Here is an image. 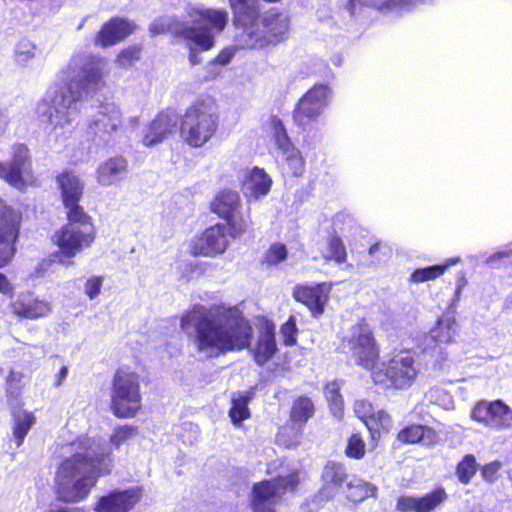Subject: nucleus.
Returning <instances> with one entry per match:
<instances>
[{"mask_svg":"<svg viewBox=\"0 0 512 512\" xmlns=\"http://www.w3.org/2000/svg\"><path fill=\"white\" fill-rule=\"evenodd\" d=\"M105 61L88 53L74 54L60 72L63 87H50L38 102L36 113L46 129L71 126L83 109L84 102L103 85Z\"/></svg>","mask_w":512,"mask_h":512,"instance_id":"nucleus-1","label":"nucleus"},{"mask_svg":"<svg viewBox=\"0 0 512 512\" xmlns=\"http://www.w3.org/2000/svg\"><path fill=\"white\" fill-rule=\"evenodd\" d=\"M180 326L205 359L243 350L253 335L252 326L236 308L195 305L183 314Z\"/></svg>","mask_w":512,"mask_h":512,"instance_id":"nucleus-2","label":"nucleus"},{"mask_svg":"<svg viewBox=\"0 0 512 512\" xmlns=\"http://www.w3.org/2000/svg\"><path fill=\"white\" fill-rule=\"evenodd\" d=\"M71 455L59 465L55 482L57 496L64 502L84 500L100 475L110 472V453L95 439L83 437L73 442Z\"/></svg>","mask_w":512,"mask_h":512,"instance_id":"nucleus-3","label":"nucleus"},{"mask_svg":"<svg viewBox=\"0 0 512 512\" xmlns=\"http://www.w3.org/2000/svg\"><path fill=\"white\" fill-rule=\"evenodd\" d=\"M238 32L235 45L243 49H262L284 40L289 30V17L277 9L260 14L257 0H228Z\"/></svg>","mask_w":512,"mask_h":512,"instance_id":"nucleus-4","label":"nucleus"},{"mask_svg":"<svg viewBox=\"0 0 512 512\" xmlns=\"http://www.w3.org/2000/svg\"><path fill=\"white\" fill-rule=\"evenodd\" d=\"M68 223L54 235V242L59 248L58 262L69 266L78 253L89 248L95 240V228L92 218L84 211L67 213Z\"/></svg>","mask_w":512,"mask_h":512,"instance_id":"nucleus-5","label":"nucleus"},{"mask_svg":"<svg viewBox=\"0 0 512 512\" xmlns=\"http://www.w3.org/2000/svg\"><path fill=\"white\" fill-rule=\"evenodd\" d=\"M219 113L213 100H198L187 108L180 121L181 137L193 148H201L216 134Z\"/></svg>","mask_w":512,"mask_h":512,"instance_id":"nucleus-6","label":"nucleus"},{"mask_svg":"<svg viewBox=\"0 0 512 512\" xmlns=\"http://www.w3.org/2000/svg\"><path fill=\"white\" fill-rule=\"evenodd\" d=\"M188 15L197 27H183L182 37L193 41L203 50H209L214 46L215 35L221 33L227 26L229 14L225 9L206 8L203 6L190 7Z\"/></svg>","mask_w":512,"mask_h":512,"instance_id":"nucleus-7","label":"nucleus"},{"mask_svg":"<svg viewBox=\"0 0 512 512\" xmlns=\"http://www.w3.org/2000/svg\"><path fill=\"white\" fill-rule=\"evenodd\" d=\"M139 376L128 369H119L113 378L111 409L118 418H132L141 408Z\"/></svg>","mask_w":512,"mask_h":512,"instance_id":"nucleus-8","label":"nucleus"},{"mask_svg":"<svg viewBox=\"0 0 512 512\" xmlns=\"http://www.w3.org/2000/svg\"><path fill=\"white\" fill-rule=\"evenodd\" d=\"M417 372L411 352L399 351L388 363L377 364L371 375L376 384L402 389L412 384Z\"/></svg>","mask_w":512,"mask_h":512,"instance_id":"nucleus-9","label":"nucleus"},{"mask_svg":"<svg viewBox=\"0 0 512 512\" xmlns=\"http://www.w3.org/2000/svg\"><path fill=\"white\" fill-rule=\"evenodd\" d=\"M299 483L297 472L286 476L279 475L273 480L255 483L252 488L251 507L253 512H276V506L287 491H292Z\"/></svg>","mask_w":512,"mask_h":512,"instance_id":"nucleus-10","label":"nucleus"},{"mask_svg":"<svg viewBox=\"0 0 512 512\" xmlns=\"http://www.w3.org/2000/svg\"><path fill=\"white\" fill-rule=\"evenodd\" d=\"M342 350L349 354L355 363L371 373L377 366L379 349L368 325L357 324L351 327L343 338Z\"/></svg>","mask_w":512,"mask_h":512,"instance_id":"nucleus-11","label":"nucleus"},{"mask_svg":"<svg viewBox=\"0 0 512 512\" xmlns=\"http://www.w3.org/2000/svg\"><path fill=\"white\" fill-rule=\"evenodd\" d=\"M122 124V113L114 103L101 104L90 114L86 134L96 146L108 144Z\"/></svg>","mask_w":512,"mask_h":512,"instance_id":"nucleus-12","label":"nucleus"},{"mask_svg":"<svg viewBox=\"0 0 512 512\" xmlns=\"http://www.w3.org/2000/svg\"><path fill=\"white\" fill-rule=\"evenodd\" d=\"M332 90L327 84H315L298 101L294 111V123L305 130L328 107Z\"/></svg>","mask_w":512,"mask_h":512,"instance_id":"nucleus-13","label":"nucleus"},{"mask_svg":"<svg viewBox=\"0 0 512 512\" xmlns=\"http://www.w3.org/2000/svg\"><path fill=\"white\" fill-rule=\"evenodd\" d=\"M346 467L338 462H328L322 472V487L312 500L313 507L307 502L302 506L303 512H314L324 502L333 499L338 493L345 492V486L349 481Z\"/></svg>","mask_w":512,"mask_h":512,"instance_id":"nucleus-14","label":"nucleus"},{"mask_svg":"<svg viewBox=\"0 0 512 512\" xmlns=\"http://www.w3.org/2000/svg\"><path fill=\"white\" fill-rule=\"evenodd\" d=\"M31 176L32 160L28 147L24 144L13 145L11 159L0 161V179L18 190H23L26 179Z\"/></svg>","mask_w":512,"mask_h":512,"instance_id":"nucleus-15","label":"nucleus"},{"mask_svg":"<svg viewBox=\"0 0 512 512\" xmlns=\"http://www.w3.org/2000/svg\"><path fill=\"white\" fill-rule=\"evenodd\" d=\"M21 219V214L0 198V268L15 255Z\"/></svg>","mask_w":512,"mask_h":512,"instance_id":"nucleus-16","label":"nucleus"},{"mask_svg":"<svg viewBox=\"0 0 512 512\" xmlns=\"http://www.w3.org/2000/svg\"><path fill=\"white\" fill-rule=\"evenodd\" d=\"M471 417L493 429L512 428V409L501 400L478 402L471 412Z\"/></svg>","mask_w":512,"mask_h":512,"instance_id":"nucleus-17","label":"nucleus"},{"mask_svg":"<svg viewBox=\"0 0 512 512\" xmlns=\"http://www.w3.org/2000/svg\"><path fill=\"white\" fill-rule=\"evenodd\" d=\"M229 246L228 228L224 224H216L207 228L191 244L194 255L215 257L223 254Z\"/></svg>","mask_w":512,"mask_h":512,"instance_id":"nucleus-18","label":"nucleus"},{"mask_svg":"<svg viewBox=\"0 0 512 512\" xmlns=\"http://www.w3.org/2000/svg\"><path fill=\"white\" fill-rule=\"evenodd\" d=\"M447 499V492L440 486L422 496H401L396 508L400 512H433Z\"/></svg>","mask_w":512,"mask_h":512,"instance_id":"nucleus-19","label":"nucleus"},{"mask_svg":"<svg viewBox=\"0 0 512 512\" xmlns=\"http://www.w3.org/2000/svg\"><path fill=\"white\" fill-rule=\"evenodd\" d=\"M331 288L332 284L326 282L315 285H297L294 288L293 296L296 301L307 306L314 316H318L324 311Z\"/></svg>","mask_w":512,"mask_h":512,"instance_id":"nucleus-20","label":"nucleus"},{"mask_svg":"<svg viewBox=\"0 0 512 512\" xmlns=\"http://www.w3.org/2000/svg\"><path fill=\"white\" fill-rule=\"evenodd\" d=\"M178 123L177 115L172 111L159 113L143 130L142 143L151 147L167 139L175 131Z\"/></svg>","mask_w":512,"mask_h":512,"instance_id":"nucleus-21","label":"nucleus"},{"mask_svg":"<svg viewBox=\"0 0 512 512\" xmlns=\"http://www.w3.org/2000/svg\"><path fill=\"white\" fill-rule=\"evenodd\" d=\"M13 314L20 318L36 320L46 317L51 312L48 301L38 299L34 294L22 292L10 303Z\"/></svg>","mask_w":512,"mask_h":512,"instance_id":"nucleus-22","label":"nucleus"},{"mask_svg":"<svg viewBox=\"0 0 512 512\" xmlns=\"http://www.w3.org/2000/svg\"><path fill=\"white\" fill-rule=\"evenodd\" d=\"M137 489L113 491L102 496L95 505L96 512H129L139 501Z\"/></svg>","mask_w":512,"mask_h":512,"instance_id":"nucleus-23","label":"nucleus"},{"mask_svg":"<svg viewBox=\"0 0 512 512\" xmlns=\"http://www.w3.org/2000/svg\"><path fill=\"white\" fill-rule=\"evenodd\" d=\"M134 24L127 19L112 18L104 23L95 37V45L106 48L117 44L130 35Z\"/></svg>","mask_w":512,"mask_h":512,"instance_id":"nucleus-24","label":"nucleus"},{"mask_svg":"<svg viewBox=\"0 0 512 512\" xmlns=\"http://www.w3.org/2000/svg\"><path fill=\"white\" fill-rule=\"evenodd\" d=\"M57 180L67 213L83 210L78 202L82 196L84 184L78 176L72 173H62Z\"/></svg>","mask_w":512,"mask_h":512,"instance_id":"nucleus-25","label":"nucleus"},{"mask_svg":"<svg viewBox=\"0 0 512 512\" xmlns=\"http://www.w3.org/2000/svg\"><path fill=\"white\" fill-rule=\"evenodd\" d=\"M127 161L121 156L109 158L99 164L96 180L101 186H112L122 181L127 173Z\"/></svg>","mask_w":512,"mask_h":512,"instance_id":"nucleus-26","label":"nucleus"},{"mask_svg":"<svg viewBox=\"0 0 512 512\" xmlns=\"http://www.w3.org/2000/svg\"><path fill=\"white\" fill-rule=\"evenodd\" d=\"M272 186L271 177L259 167H254L243 181V194L251 200H258L266 196Z\"/></svg>","mask_w":512,"mask_h":512,"instance_id":"nucleus-27","label":"nucleus"},{"mask_svg":"<svg viewBox=\"0 0 512 512\" xmlns=\"http://www.w3.org/2000/svg\"><path fill=\"white\" fill-rule=\"evenodd\" d=\"M255 362L259 366L265 365L276 353L277 344L275 339V326L272 323H265L253 348Z\"/></svg>","mask_w":512,"mask_h":512,"instance_id":"nucleus-28","label":"nucleus"},{"mask_svg":"<svg viewBox=\"0 0 512 512\" xmlns=\"http://www.w3.org/2000/svg\"><path fill=\"white\" fill-rule=\"evenodd\" d=\"M274 157L281 164L283 172L299 177L305 169V160L301 151L292 142L284 148L274 150Z\"/></svg>","mask_w":512,"mask_h":512,"instance_id":"nucleus-29","label":"nucleus"},{"mask_svg":"<svg viewBox=\"0 0 512 512\" xmlns=\"http://www.w3.org/2000/svg\"><path fill=\"white\" fill-rule=\"evenodd\" d=\"M41 55L42 50L28 38L20 39L13 49L14 62L20 67H30Z\"/></svg>","mask_w":512,"mask_h":512,"instance_id":"nucleus-30","label":"nucleus"},{"mask_svg":"<svg viewBox=\"0 0 512 512\" xmlns=\"http://www.w3.org/2000/svg\"><path fill=\"white\" fill-rule=\"evenodd\" d=\"M398 439L404 443H421L424 446H430L436 442L437 434L426 426L411 425L398 433Z\"/></svg>","mask_w":512,"mask_h":512,"instance_id":"nucleus-31","label":"nucleus"},{"mask_svg":"<svg viewBox=\"0 0 512 512\" xmlns=\"http://www.w3.org/2000/svg\"><path fill=\"white\" fill-rule=\"evenodd\" d=\"M240 196L237 192L224 190L220 192L211 204V210L219 217L225 219L241 208Z\"/></svg>","mask_w":512,"mask_h":512,"instance_id":"nucleus-32","label":"nucleus"},{"mask_svg":"<svg viewBox=\"0 0 512 512\" xmlns=\"http://www.w3.org/2000/svg\"><path fill=\"white\" fill-rule=\"evenodd\" d=\"M460 262L461 258L456 256L447 259L443 264L418 268L410 275L409 280L412 283H423L425 281L434 280L443 275L449 267Z\"/></svg>","mask_w":512,"mask_h":512,"instance_id":"nucleus-33","label":"nucleus"},{"mask_svg":"<svg viewBox=\"0 0 512 512\" xmlns=\"http://www.w3.org/2000/svg\"><path fill=\"white\" fill-rule=\"evenodd\" d=\"M455 323L448 318H441L437 321L436 327L430 330L429 334L425 336L426 345L424 351L430 349V343H449L452 341L455 334Z\"/></svg>","mask_w":512,"mask_h":512,"instance_id":"nucleus-34","label":"nucleus"},{"mask_svg":"<svg viewBox=\"0 0 512 512\" xmlns=\"http://www.w3.org/2000/svg\"><path fill=\"white\" fill-rule=\"evenodd\" d=\"M345 488L346 498L352 502H362L368 497L375 496L377 491L374 485L356 477H351Z\"/></svg>","mask_w":512,"mask_h":512,"instance_id":"nucleus-35","label":"nucleus"},{"mask_svg":"<svg viewBox=\"0 0 512 512\" xmlns=\"http://www.w3.org/2000/svg\"><path fill=\"white\" fill-rule=\"evenodd\" d=\"M229 226L228 236L235 239L242 236L250 228L252 221L250 217V208H239L232 215L225 218Z\"/></svg>","mask_w":512,"mask_h":512,"instance_id":"nucleus-36","label":"nucleus"},{"mask_svg":"<svg viewBox=\"0 0 512 512\" xmlns=\"http://www.w3.org/2000/svg\"><path fill=\"white\" fill-rule=\"evenodd\" d=\"M314 413L315 406L311 398L300 396L292 404L290 419L293 423L302 426L314 416Z\"/></svg>","mask_w":512,"mask_h":512,"instance_id":"nucleus-37","label":"nucleus"},{"mask_svg":"<svg viewBox=\"0 0 512 512\" xmlns=\"http://www.w3.org/2000/svg\"><path fill=\"white\" fill-rule=\"evenodd\" d=\"M14 429L13 436L16 440L17 447L21 446L26 435L35 422L33 413L24 410L15 411L13 413Z\"/></svg>","mask_w":512,"mask_h":512,"instance_id":"nucleus-38","label":"nucleus"},{"mask_svg":"<svg viewBox=\"0 0 512 512\" xmlns=\"http://www.w3.org/2000/svg\"><path fill=\"white\" fill-rule=\"evenodd\" d=\"M268 127L274 150L284 148L292 143L282 120L278 116L273 115L270 117Z\"/></svg>","mask_w":512,"mask_h":512,"instance_id":"nucleus-39","label":"nucleus"},{"mask_svg":"<svg viewBox=\"0 0 512 512\" xmlns=\"http://www.w3.org/2000/svg\"><path fill=\"white\" fill-rule=\"evenodd\" d=\"M250 400V393L239 394L232 398V406L229 411V416L233 424L239 425L242 421L250 417V411L248 408Z\"/></svg>","mask_w":512,"mask_h":512,"instance_id":"nucleus-40","label":"nucleus"},{"mask_svg":"<svg viewBox=\"0 0 512 512\" xmlns=\"http://www.w3.org/2000/svg\"><path fill=\"white\" fill-rule=\"evenodd\" d=\"M340 391V384L337 381L328 383L325 386L324 394L329 404V408L333 416L337 419H341L343 416V398Z\"/></svg>","mask_w":512,"mask_h":512,"instance_id":"nucleus-41","label":"nucleus"},{"mask_svg":"<svg viewBox=\"0 0 512 512\" xmlns=\"http://www.w3.org/2000/svg\"><path fill=\"white\" fill-rule=\"evenodd\" d=\"M323 256L325 259L334 260L338 264L346 261V249L338 236L332 235L328 238L327 250Z\"/></svg>","mask_w":512,"mask_h":512,"instance_id":"nucleus-42","label":"nucleus"},{"mask_svg":"<svg viewBox=\"0 0 512 512\" xmlns=\"http://www.w3.org/2000/svg\"><path fill=\"white\" fill-rule=\"evenodd\" d=\"M476 471V459L472 454H468L457 465L456 475L461 483L468 484Z\"/></svg>","mask_w":512,"mask_h":512,"instance_id":"nucleus-43","label":"nucleus"},{"mask_svg":"<svg viewBox=\"0 0 512 512\" xmlns=\"http://www.w3.org/2000/svg\"><path fill=\"white\" fill-rule=\"evenodd\" d=\"M152 34H162L166 32H172L182 36V29H178L175 25V19L170 16H162L154 20L149 27Z\"/></svg>","mask_w":512,"mask_h":512,"instance_id":"nucleus-44","label":"nucleus"},{"mask_svg":"<svg viewBox=\"0 0 512 512\" xmlns=\"http://www.w3.org/2000/svg\"><path fill=\"white\" fill-rule=\"evenodd\" d=\"M354 411L359 419H361L369 430L374 429L371 422L374 420L375 410L373 406L364 400L356 401Z\"/></svg>","mask_w":512,"mask_h":512,"instance_id":"nucleus-45","label":"nucleus"},{"mask_svg":"<svg viewBox=\"0 0 512 512\" xmlns=\"http://www.w3.org/2000/svg\"><path fill=\"white\" fill-rule=\"evenodd\" d=\"M280 334L286 346H293L297 341L298 329L296 326V317L291 315L288 320L281 326Z\"/></svg>","mask_w":512,"mask_h":512,"instance_id":"nucleus-46","label":"nucleus"},{"mask_svg":"<svg viewBox=\"0 0 512 512\" xmlns=\"http://www.w3.org/2000/svg\"><path fill=\"white\" fill-rule=\"evenodd\" d=\"M349 458L361 459L365 455V442L358 434H353L349 439L345 449Z\"/></svg>","mask_w":512,"mask_h":512,"instance_id":"nucleus-47","label":"nucleus"},{"mask_svg":"<svg viewBox=\"0 0 512 512\" xmlns=\"http://www.w3.org/2000/svg\"><path fill=\"white\" fill-rule=\"evenodd\" d=\"M287 248L282 243L272 244L265 254V262L268 265H277L287 258Z\"/></svg>","mask_w":512,"mask_h":512,"instance_id":"nucleus-48","label":"nucleus"},{"mask_svg":"<svg viewBox=\"0 0 512 512\" xmlns=\"http://www.w3.org/2000/svg\"><path fill=\"white\" fill-rule=\"evenodd\" d=\"M137 434V427L132 425H123L117 427L110 437L111 444L118 448L122 443L134 437Z\"/></svg>","mask_w":512,"mask_h":512,"instance_id":"nucleus-49","label":"nucleus"},{"mask_svg":"<svg viewBox=\"0 0 512 512\" xmlns=\"http://www.w3.org/2000/svg\"><path fill=\"white\" fill-rule=\"evenodd\" d=\"M140 58V48L138 46H130L120 52L117 62L120 67L127 68Z\"/></svg>","mask_w":512,"mask_h":512,"instance_id":"nucleus-50","label":"nucleus"},{"mask_svg":"<svg viewBox=\"0 0 512 512\" xmlns=\"http://www.w3.org/2000/svg\"><path fill=\"white\" fill-rule=\"evenodd\" d=\"M103 285V277L93 276L85 283V293L90 299L96 298L101 291Z\"/></svg>","mask_w":512,"mask_h":512,"instance_id":"nucleus-51","label":"nucleus"},{"mask_svg":"<svg viewBox=\"0 0 512 512\" xmlns=\"http://www.w3.org/2000/svg\"><path fill=\"white\" fill-rule=\"evenodd\" d=\"M374 426V429L370 430V432L374 433L380 429L388 430L391 425V418L383 410L375 411L374 420L371 422Z\"/></svg>","mask_w":512,"mask_h":512,"instance_id":"nucleus-52","label":"nucleus"},{"mask_svg":"<svg viewBox=\"0 0 512 512\" xmlns=\"http://www.w3.org/2000/svg\"><path fill=\"white\" fill-rule=\"evenodd\" d=\"M235 51L236 50L233 47L224 48L215 58V63L220 65H227L235 56Z\"/></svg>","mask_w":512,"mask_h":512,"instance_id":"nucleus-53","label":"nucleus"},{"mask_svg":"<svg viewBox=\"0 0 512 512\" xmlns=\"http://www.w3.org/2000/svg\"><path fill=\"white\" fill-rule=\"evenodd\" d=\"M500 466L499 462H492L485 465L482 469L483 477L489 481H493L496 478Z\"/></svg>","mask_w":512,"mask_h":512,"instance_id":"nucleus-54","label":"nucleus"},{"mask_svg":"<svg viewBox=\"0 0 512 512\" xmlns=\"http://www.w3.org/2000/svg\"><path fill=\"white\" fill-rule=\"evenodd\" d=\"M21 373L19 372H15V371H10L8 377H7V384H8V389H7V392L8 393H14V389L17 390L18 387H15L14 384L18 383L20 380H21Z\"/></svg>","mask_w":512,"mask_h":512,"instance_id":"nucleus-55","label":"nucleus"},{"mask_svg":"<svg viewBox=\"0 0 512 512\" xmlns=\"http://www.w3.org/2000/svg\"><path fill=\"white\" fill-rule=\"evenodd\" d=\"M510 254H511V251H498V252L492 254L491 256H489L486 260V263L493 267V266H495V263L498 260L508 258L510 256Z\"/></svg>","mask_w":512,"mask_h":512,"instance_id":"nucleus-56","label":"nucleus"},{"mask_svg":"<svg viewBox=\"0 0 512 512\" xmlns=\"http://www.w3.org/2000/svg\"><path fill=\"white\" fill-rule=\"evenodd\" d=\"M12 290L13 287L7 277L3 273H0V293L7 295L12 293Z\"/></svg>","mask_w":512,"mask_h":512,"instance_id":"nucleus-57","label":"nucleus"},{"mask_svg":"<svg viewBox=\"0 0 512 512\" xmlns=\"http://www.w3.org/2000/svg\"><path fill=\"white\" fill-rule=\"evenodd\" d=\"M68 375V368L62 366L59 372L55 375V386L59 387Z\"/></svg>","mask_w":512,"mask_h":512,"instance_id":"nucleus-58","label":"nucleus"},{"mask_svg":"<svg viewBox=\"0 0 512 512\" xmlns=\"http://www.w3.org/2000/svg\"><path fill=\"white\" fill-rule=\"evenodd\" d=\"M9 124V117L6 113L0 111V137H2L7 131Z\"/></svg>","mask_w":512,"mask_h":512,"instance_id":"nucleus-59","label":"nucleus"},{"mask_svg":"<svg viewBox=\"0 0 512 512\" xmlns=\"http://www.w3.org/2000/svg\"><path fill=\"white\" fill-rule=\"evenodd\" d=\"M331 62L336 67H339L343 63V56L341 54H335L331 57Z\"/></svg>","mask_w":512,"mask_h":512,"instance_id":"nucleus-60","label":"nucleus"},{"mask_svg":"<svg viewBox=\"0 0 512 512\" xmlns=\"http://www.w3.org/2000/svg\"><path fill=\"white\" fill-rule=\"evenodd\" d=\"M47 512H84V511L79 508H57V509H50Z\"/></svg>","mask_w":512,"mask_h":512,"instance_id":"nucleus-61","label":"nucleus"},{"mask_svg":"<svg viewBox=\"0 0 512 512\" xmlns=\"http://www.w3.org/2000/svg\"><path fill=\"white\" fill-rule=\"evenodd\" d=\"M189 59L193 65L197 63L196 56L193 53L190 54Z\"/></svg>","mask_w":512,"mask_h":512,"instance_id":"nucleus-62","label":"nucleus"},{"mask_svg":"<svg viewBox=\"0 0 512 512\" xmlns=\"http://www.w3.org/2000/svg\"><path fill=\"white\" fill-rule=\"evenodd\" d=\"M321 74L325 77H328V76H330L331 73H330V70L327 67H325V70L323 72H321Z\"/></svg>","mask_w":512,"mask_h":512,"instance_id":"nucleus-63","label":"nucleus"},{"mask_svg":"<svg viewBox=\"0 0 512 512\" xmlns=\"http://www.w3.org/2000/svg\"><path fill=\"white\" fill-rule=\"evenodd\" d=\"M509 474H510V478H511V480H512V471H511Z\"/></svg>","mask_w":512,"mask_h":512,"instance_id":"nucleus-64","label":"nucleus"}]
</instances>
